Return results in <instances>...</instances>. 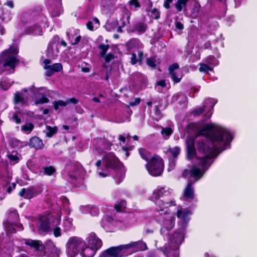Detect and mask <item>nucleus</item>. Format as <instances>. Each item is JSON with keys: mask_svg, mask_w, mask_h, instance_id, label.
I'll return each instance as SVG.
<instances>
[{"mask_svg": "<svg viewBox=\"0 0 257 257\" xmlns=\"http://www.w3.org/2000/svg\"><path fill=\"white\" fill-rule=\"evenodd\" d=\"M198 127L197 122H191L187 124L186 128L188 132L197 131L195 138L204 136L212 144H222L224 148L229 145L233 140L231 133L221 126L214 123H206L200 129Z\"/></svg>", "mask_w": 257, "mask_h": 257, "instance_id": "f257e3e1", "label": "nucleus"}, {"mask_svg": "<svg viewBox=\"0 0 257 257\" xmlns=\"http://www.w3.org/2000/svg\"><path fill=\"white\" fill-rule=\"evenodd\" d=\"M145 167L152 176H160L162 175L164 170V161L159 155L154 154L146 164Z\"/></svg>", "mask_w": 257, "mask_h": 257, "instance_id": "f03ea898", "label": "nucleus"}, {"mask_svg": "<svg viewBox=\"0 0 257 257\" xmlns=\"http://www.w3.org/2000/svg\"><path fill=\"white\" fill-rule=\"evenodd\" d=\"M214 146H218L221 148H216L212 147L208 142L205 140H198L196 143L197 149L198 152L205 156H211L212 157H217L220 153L225 150L226 146L224 149L222 144H212Z\"/></svg>", "mask_w": 257, "mask_h": 257, "instance_id": "7ed1b4c3", "label": "nucleus"}, {"mask_svg": "<svg viewBox=\"0 0 257 257\" xmlns=\"http://www.w3.org/2000/svg\"><path fill=\"white\" fill-rule=\"evenodd\" d=\"M103 160L106 169H112L116 172L117 174L119 172L120 174L119 175V179L124 177L123 165L113 153H109L104 156Z\"/></svg>", "mask_w": 257, "mask_h": 257, "instance_id": "20e7f679", "label": "nucleus"}, {"mask_svg": "<svg viewBox=\"0 0 257 257\" xmlns=\"http://www.w3.org/2000/svg\"><path fill=\"white\" fill-rule=\"evenodd\" d=\"M131 254L127 250L126 244L111 246L103 250L99 257H123Z\"/></svg>", "mask_w": 257, "mask_h": 257, "instance_id": "39448f33", "label": "nucleus"}, {"mask_svg": "<svg viewBox=\"0 0 257 257\" xmlns=\"http://www.w3.org/2000/svg\"><path fill=\"white\" fill-rule=\"evenodd\" d=\"M85 242L81 239L73 237L69 240L68 252L71 257H75L78 253H80Z\"/></svg>", "mask_w": 257, "mask_h": 257, "instance_id": "423d86ee", "label": "nucleus"}, {"mask_svg": "<svg viewBox=\"0 0 257 257\" xmlns=\"http://www.w3.org/2000/svg\"><path fill=\"white\" fill-rule=\"evenodd\" d=\"M43 63L44 64V68L46 70L45 74L47 77H51L55 72H60L63 69V66L61 63H56L51 65V60L48 59H45Z\"/></svg>", "mask_w": 257, "mask_h": 257, "instance_id": "0eeeda50", "label": "nucleus"}, {"mask_svg": "<svg viewBox=\"0 0 257 257\" xmlns=\"http://www.w3.org/2000/svg\"><path fill=\"white\" fill-rule=\"evenodd\" d=\"M25 244L31 248L39 252V256H44L45 254V246L41 240L25 239Z\"/></svg>", "mask_w": 257, "mask_h": 257, "instance_id": "6e6552de", "label": "nucleus"}, {"mask_svg": "<svg viewBox=\"0 0 257 257\" xmlns=\"http://www.w3.org/2000/svg\"><path fill=\"white\" fill-rule=\"evenodd\" d=\"M179 249L180 246L167 243L165 244L163 247L159 249L163 251L166 257H179Z\"/></svg>", "mask_w": 257, "mask_h": 257, "instance_id": "1a4fd4ad", "label": "nucleus"}, {"mask_svg": "<svg viewBox=\"0 0 257 257\" xmlns=\"http://www.w3.org/2000/svg\"><path fill=\"white\" fill-rule=\"evenodd\" d=\"M185 230H182L180 227H178L173 234L169 236L168 243L180 246L185 239Z\"/></svg>", "mask_w": 257, "mask_h": 257, "instance_id": "9d476101", "label": "nucleus"}, {"mask_svg": "<svg viewBox=\"0 0 257 257\" xmlns=\"http://www.w3.org/2000/svg\"><path fill=\"white\" fill-rule=\"evenodd\" d=\"M191 214V211L190 210H184L182 211L181 209L177 211V217L181 220L179 223V227L182 230H186V227L190 220L189 216Z\"/></svg>", "mask_w": 257, "mask_h": 257, "instance_id": "9b49d317", "label": "nucleus"}, {"mask_svg": "<svg viewBox=\"0 0 257 257\" xmlns=\"http://www.w3.org/2000/svg\"><path fill=\"white\" fill-rule=\"evenodd\" d=\"M148 29V26L145 22L139 21L135 22L130 28V31L133 33L144 34Z\"/></svg>", "mask_w": 257, "mask_h": 257, "instance_id": "f8f14e48", "label": "nucleus"}, {"mask_svg": "<svg viewBox=\"0 0 257 257\" xmlns=\"http://www.w3.org/2000/svg\"><path fill=\"white\" fill-rule=\"evenodd\" d=\"M127 250L131 251V254L133 252L139 250H144L147 249V244L142 241H138L126 244Z\"/></svg>", "mask_w": 257, "mask_h": 257, "instance_id": "ddd939ff", "label": "nucleus"}, {"mask_svg": "<svg viewBox=\"0 0 257 257\" xmlns=\"http://www.w3.org/2000/svg\"><path fill=\"white\" fill-rule=\"evenodd\" d=\"M87 245L97 251L102 246V242L94 233H91L87 240Z\"/></svg>", "mask_w": 257, "mask_h": 257, "instance_id": "4468645a", "label": "nucleus"}, {"mask_svg": "<svg viewBox=\"0 0 257 257\" xmlns=\"http://www.w3.org/2000/svg\"><path fill=\"white\" fill-rule=\"evenodd\" d=\"M187 158L188 160H192L196 155L195 147L194 138L190 137L186 141Z\"/></svg>", "mask_w": 257, "mask_h": 257, "instance_id": "2eb2a0df", "label": "nucleus"}, {"mask_svg": "<svg viewBox=\"0 0 257 257\" xmlns=\"http://www.w3.org/2000/svg\"><path fill=\"white\" fill-rule=\"evenodd\" d=\"M38 194L37 190L33 187L30 186L27 188H22L19 195L25 199H30L37 196Z\"/></svg>", "mask_w": 257, "mask_h": 257, "instance_id": "dca6fc26", "label": "nucleus"}, {"mask_svg": "<svg viewBox=\"0 0 257 257\" xmlns=\"http://www.w3.org/2000/svg\"><path fill=\"white\" fill-rule=\"evenodd\" d=\"M175 217L174 216H170L166 217L163 219L162 227L161 229V232L162 233L165 230L169 231L171 230L175 226Z\"/></svg>", "mask_w": 257, "mask_h": 257, "instance_id": "f3484780", "label": "nucleus"}, {"mask_svg": "<svg viewBox=\"0 0 257 257\" xmlns=\"http://www.w3.org/2000/svg\"><path fill=\"white\" fill-rule=\"evenodd\" d=\"M24 33L25 35L41 36L43 34V31L41 26L36 23L33 26L26 28L24 31Z\"/></svg>", "mask_w": 257, "mask_h": 257, "instance_id": "a211bd4d", "label": "nucleus"}, {"mask_svg": "<svg viewBox=\"0 0 257 257\" xmlns=\"http://www.w3.org/2000/svg\"><path fill=\"white\" fill-rule=\"evenodd\" d=\"M5 58L3 66L4 67H9L14 69L16 66L20 63V60L15 56H4Z\"/></svg>", "mask_w": 257, "mask_h": 257, "instance_id": "6ab92c4d", "label": "nucleus"}, {"mask_svg": "<svg viewBox=\"0 0 257 257\" xmlns=\"http://www.w3.org/2000/svg\"><path fill=\"white\" fill-rule=\"evenodd\" d=\"M29 146L36 150H42L45 146L42 140L38 136H33L30 138Z\"/></svg>", "mask_w": 257, "mask_h": 257, "instance_id": "aec40b11", "label": "nucleus"}, {"mask_svg": "<svg viewBox=\"0 0 257 257\" xmlns=\"http://www.w3.org/2000/svg\"><path fill=\"white\" fill-rule=\"evenodd\" d=\"M216 157H212L211 156H205L199 158L198 159L200 161L198 163V165L201 167L204 171H206L211 165L212 162L210 161L213 158Z\"/></svg>", "mask_w": 257, "mask_h": 257, "instance_id": "412c9836", "label": "nucleus"}, {"mask_svg": "<svg viewBox=\"0 0 257 257\" xmlns=\"http://www.w3.org/2000/svg\"><path fill=\"white\" fill-rule=\"evenodd\" d=\"M38 229L40 232H47L50 229V222L49 219L46 217H43L39 220Z\"/></svg>", "mask_w": 257, "mask_h": 257, "instance_id": "4be33fe9", "label": "nucleus"}, {"mask_svg": "<svg viewBox=\"0 0 257 257\" xmlns=\"http://www.w3.org/2000/svg\"><path fill=\"white\" fill-rule=\"evenodd\" d=\"M169 194L170 193L168 191L165 190L164 187L157 189L153 192L152 196H151V200L155 201V200L159 199L161 197Z\"/></svg>", "mask_w": 257, "mask_h": 257, "instance_id": "5701e85b", "label": "nucleus"}, {"mask_svg": "<svg viewBox=\"0 0 257 257\" xmlns=\"http://www.w3.org/2000/svg\"><path fill=\"white\" fill-rule=\"evenodd\" d=\"M19 52V49L18 46L17 45L14 44L10 46L8 49L4 50L2 52V54L4 56H15L17 57Z\"/></svg>", "mask_w": 257, "mask_h": 257, "instance_id": "b1692460", "label": "nucleus"}, {"mask_svg": "<svg viewBox=\"0 0 257 257\" xmlns=\"http://www.w3.org/2000/svg\"><path fill=\"white\" fill-rule=\"evenodd\" d=\"M97 250L92 248V247L86 245L82 247L80 252V255L82 257H93L96 253Z\"/></svg>", "mask_w": 257, "mask_h": 257, "instance_id": "393cba45", "label": "nucleus"}, {"mask_svg": "<svg viewBox=\"0 0 257 257\" xmlns=\"http://www.w3.org/2000/svg\"><path fill=\"white\" fill-rule=\"evenodd\" d=\"M6 221L10 223L20 224L19 214L18 211L16 210L10 211Z\"/></svg>", "mask_w": 257, "mask_h": 257, "instance_id": "a878e982", "label": "nucleus"}, {"mask_svg": "<svg viewBox=\"0 0 257 257\" xmlns=\"http://www.w3.org/2000/svg\"><path fill=\"white\" fill-rule=\"evenodd\" d=\"M100 144L101 146L97 149L99 153H103L105 150H110L112 145L107 139L104 138L100 140Z\"/></svg>", "mask_w": 257, "mask_h": 257, "instance_id": "bb28decb", "label": "nucleus"}, {"mask_svg": "<svg viewBox=\"0 0 257 257\" xmlns=\"http://www.w3.org/2000/svg\"><path fill=\"white\" fill-rule=\"evenodd\" d=\"M154 202L160 208L159 211H163L164 208L169 207L171 206L176 205L175 201L165 202L162 200L158 199L157 200H155Z\"/></svg>", "mask_w": 257, "mask_h": 257, "instance_id": "cd10ccee", "label": "nucleus"}, {"mask_svg": "<svg viewBox=\"0 0 257 257\" xmlns=\"http://www.w3.org/2000/svg\"><path fill=\"white\" fill-rule=\"evenodd\" d=\"M184 196L187 199H193L194 198V190L192 187V182H189L184 190Z\"/></svg>", "mask_w": 257, "mask_h": 257, "instance_id": "c85d7f7f", "label": "nucleus"}, {"mask_svg": "<svg viewBox=\"0 0 257 257\" xmlns=\"http://www.w3.org/2000/svg\"><path fill=\"white\" fill-rule=\"evenodd\" d=\"M5 227L7 232L9 233H15L16 232V227H20L22 230L24 229L23 226L22 224L10 223L8 221L5 222Z\"/></svg>", "mask_w": 257, "mask_h": 257, "instance_id": "c756f323", "label": "nucleus"}, {"mask_svg": "<svg viewBox=\"0 0 257 257\" xmlns=\"http://www.w3.org/2000/svg\"><path fill=\"white\" fill-rule=\"evenodd\" d=\"M126 202L125 200L121 199L116 202L114 208L117 212H123L126 208Z\"/></svg>", "mask_w": 257, "mask_h": 257, "instance_id": "7c9ffc66", "label": "nucleus"}, {"mask_svg": "<svg viewBox=\"0 0 257 257\" xmlns=\"http://www.w3.org/2000/svg\"><path fill=\"white\" fill-rule=\"evenodd\" d=\"M203 175V174L202 173L200 169L194 165L192 167L190 172L191 177L198 180L202 177Z\"/></svg>", "mask_w": 257, "mask_h": 257, "instance_id": "2f4dec72", "label": "nucleus"}, {"mask_svg": "<svg viewBox=\"0 0 257 257\" xmlns=\"http://www.w3.org/2000/svg\"><path fill=\"white\" fill-rule=\"evenodd\" d=\"M138 152L141 158L147 161V162H148L152 157L151 153L149 151L143 148H139Z\"/></svg>", "mask_w": 257, "mask_h": 257, "instance_id": "473e14b6", "label": "nucleus"}, {"mask_svg": "<svg viewBox=\"0 0 257 257\" xmlns=\"http://www.w3.org/2000/svg\"><path fill=\"white\" fill-rule=\"evenodd\" d=\"M146 12L150 13V17L154 20H157L160 18L161 12L158 8H154L152 9H146Z\"/></svg>", "mask_w": 257, "mask_h": 257, "instance_id": "72a5a7b5", "label": "nucleus"}, {"mask_svg": "<svg viewBox=\"0 0 257 257\" xmlns=\"http://www.w3.org/2000/svg\"><path fill=\"white\" fill-rule=\"evenodd\" d=\"M46 128L47 131L46 136L49 138H52L54 135H56L58 131V127L56 126H51L46 125Z\"/></svg>", "mask_w": 257, "mask_h": 257, "instance_id": "f704fd0d", "label": "nucleus"}, {"mask_svg": "<svg viewBox=\"0 0 257 257\" xmlns=\"http://www.w3.org/2000/svg\"><path fill=\"white\" fill-rule=\"evenodd\" d=\"M66 35L67 36L68 40L69 41V43L72 45H75L77 44L81 39V36L80 35H78L75 37V39L73 40L75 35H71L69 32H66Z\"/></svg>", "mask_w": 257, "mask_h": 257, "instance_id": "c9c22d12", "label": "nucleus"}, {"mask_svg": "<svg viewBox=\"0 0 257 257\" xmlns=\"http://www.w3.org/2000/svg\"><path fill=\"white\" fill-rule=\"evenodd\" d=\"M43 169V174L46 176H52L56 172V169L53 166L44 167Z\"/></svg>", "mask_w": 257, "mask_h": 257, "instance_id": "e433bc0d", "label": "nucleus"}, {"mask_svg": "<svg viewBox=\"0 0 257 257\" xmlns=\"http://www.w3.org/2000/svg\"><path fill=\"white\" fill-rule=\"evenodd\" d=\"M204 62L209 65H217L218 63V61L213 55H209L206 57L204 60Z\"/></svg>", "mask_w": 257, "mask_h": 257, "instance_id": "4c0bfd02", "label": "nucleus"}, {"mask_svg": "<svg viewBox=\"0 0 257 257\" xmlns=\"http://www.w3.org/2000/svg\"><path fill=\"white\" fill-rule=\"evenodd\" d=\"M189 1V0H177L175 4L176 9L178 12L182 11L183 8L186 7Z\"/></svg>", "mask_w": 257, "mask_h": 257, "instance_id": "58836bf2", "label": "nucleus"}, {"mask_svg": "<svg viewBox=\"0 0 257 257\" xmlns=\"http://www.w3.org/2000/svg\"><path fill=\"white\" fill-rule=\"evenodd\" d=\"M34 128V125L31 122L27 123L21 126L22 131L27 134H30Z\"/></svg>", "mask_w": 257, "mask_h": 257, "instance_id": "ea45409f", "label": "nucleus"}, {"mask_svg": "<svg viewBox=\"0 0 257 257\" xmlns=\"http://www.w3.org/2000/svg\"><path fill=\"white\" fill-rule=\"evenodd\" d=\"M200 72L204 73H207L208 71H212L213 69L212 67L209 66L207 63H201L200 64V67L199 68Z\"/></svg>", "mask_w": 257, "mask_h": 257, "instance_id": "a19ab883", "label": "nucleus"}, {"mask_svg": "<svg viewBox=\"0 0 257 257\" xmlns=\"http://www.w3.org/2000/svg\"><path fill=\"white\" fill-rule=\"evenodd\" d=\"M97 48L98 49L101 50L100 55L101 57H102L106 54L107 51L110 48V46L108 44L104 45L103 44H100L98 46Z\"/></svg>", "mask_w": 257, "mask_h": 257, "instance_id": "79ce46f5", "label": "nucleus"}, {"mask_svg": "<svg viewBox=\"0 0 257 257\" xmlns=\"http://www.w3.org/2000/svg\"><path fill=\"white\" fill-rule=\"evenodd\" d=\"M156 56L148 58L146 59V64L147 65L153 69H156L157 67V65L156 64Z\"/></svg>", "mask_w": 257, "mask_h": 257, "instance_id": "37998d69", "label": "nucleus"}, {"mask_svg": "<svg viewBox=\"0 0 257 257\" xmlns=\"http://www.w3.org/2000/svg\"><path fill=\"white\" fill-rule=\"evenodd\" d=\"M24 103V99L22 94L19 92H17L14 94V103L17 104L19 103Z\"/></svg>", "mask_w": 257, "mask_h": 257, "instance_id": "c03bdc74", "label": "nucleus"}, {"mask_svg": "<svg viewBox=\"0 0 257 257\" xmlns=\"http://www.w3.org/2000/svg\"><path fill=\"white\" fill-rule=\"evenodd\" d=\"M168 151L174 158H176L180 154V148L178 146H176L173 148H170Z\"/></svg>", "mask_w": 257, "mask_h": 257, "instance_id": "a18cd8bd", "label": "nucleus"}, {"mask_svg": "<svg viewBox=\"0 0 257 257\" xmlns=\"http://www.w3.org/2000/svg\"><path fill=\"white\" fill-rule=\"evenodd\" d=\"M206 106L203 105L192 111L191 113L195 116H199L205 110Z\"/></svg>", "mask_w": 257, "mask_h": 257, "instance_id": "49530a36", "label": "nucleus"}, {"mask_svg": "<svg viewBox=\"0 0 257 257\" xmlns=\"http://www.w3.org/2000/svg\"><path fill=\"white\" fill-rule=\"evenodd\" d=\"M8 158L11 162H14L15 163H18L20 160L17 152H13L12 154H9Z\"/></svg>", "mask_w": 257, "mask_h": 257, "instance_id": "de8ad7c7", "label": "nucleus"}, {"mask_svg": "<svg viewBox=\"0 0 257 257\" xmlns=\"http://www.w3.org/2000/svg\"><path fill=\"white\" fill-rule=\"evenodd\" d=\"M49 102V99L45 95H42L41 98H37L35 100V104L38 105L39 104H45Z\"/></svg>", "mask_w": 257, "mask_h": 257, "instance_id": "09e8293b", "label": "nucleus"}, {"mask_svg": "<svg viewBox=\"0 0 257 257\" xmlns=\"http://www.w3.org/2000/svg\"><path fill=\"white\" fill-rule=\"evenodd\" d=\"M169 74L171 76V79L175 84L180 82L182 78V75H181L180 77L177 76V73L176 72L174 73H169Z\"/></svg>", "mask_w": 257, "mask_h": 257, "instance_id": "8fccbe9b", "label": "nucleus"}, {"mask_svg": "<svg viewBox=\"0 0 257 257\" xmlns=\"http://www.w3.org/2000/svg\"><path fill=\"white\" fill-rule=\"evenodd\" d=\"M60 252V250L54 245L49 254V257H59Z\"/></svg>", "mask_w": 257, "mask_h": 257, "instance_id": "3c124183", "label": "nucleus"}, {"mask_svg": "<svg viewBox=\"0 0 257 257\" xmlns=\"http://www.w3.org/2000/svg\"><path fill=\"white\" fill-rule=\"evenodd\" d=\"M172 133L173 131L171 127H165L161 130L162 135L165 136L167 138H168Z\"/></svg>", "mask_w": 257, "mask_h": 257, "instance_id": "603ef678", "label": "nucleus"}, {"mask_svg": "<svg viewBox=\"0 0 257 257\" xmlns=\"http://www.w3.org/2000/svg\"><path fill=\"white\" fill-rule=\"evenodd\" d=\"M54 108L55 110H58L59 106H66V103L64 101L62 100H59L58 101H54L53 102Z\"/></svg>", "mask_w": 257, "mask_h": 257, "instance_id": "864d4df0", "label": "nucleus"}, {"mask_svg": "<svg viewBox=\"0 0 257 257\" xmlns=\"http://www.w3.org/2000/svg\"><path fill=\"white\" fill-rule=\"evenodd\" d=\"M102 58L104 59L106 63H109L111 60L115 58V56L114 54L109 53L108 54L106 53L104 56H103V57H102Z\"/></svg>", "mask_w": 257, "mask_h": 257, "instance_id": "5fc2aeb1", "label": "nucleus"}, {"mask_svg": "<svg viewBox=\"0 0 257 257\" xmlns=\"http://www.w3.org/2000/svg\"><path fill=\"white\" fill-rule=\"evenodd\" d=\"M200 5L199 4H195L194 5L193 10L192 11V14L194 15L195 16H197L200 11Z\"/></svg>", "mask_w": 257, "mask_h": 257, "instance_id": "6e6d98bb", "label": "nucleus"}, {"mask_svg": "<svg viewBox=\"0 0 257 257\" xmlns=\"http://www.w3.org/2000/svg\"><path fill=\"white\" fill-rule=\"evenodd\" d=\"M179 68V66L178 63H173V64H171V65H170L169 67V69H168L169 73H174L175 72V70L178 69Z\"/></svg>", "mask_w": 257, "mask_h": 257, "instance_id": "4d7b16f0", "label": "nucleus"}, {"mask_svg": "<svg viewBox=\"0 0 257 257\" xmlns=\"http://www.w3.org/2000/svg\"><path fill=\"white\" fill-rule=\"evenodd\" d=\"M12 119L17 124H20L22 122V119L20 117H19L17 112L14 113L12 115Z\"/></svg>", "mask_w": 257, "mask_h": 257, "instance_id": "13d9d810", "label": "nucleus"}, {"mask_svg": "<svg viewBox=\"0 0 257 257\" xmlns=\"http://www.w3.org/2000/svg\"><path fill=\"white\" fill-rule=\"evenodd\" d=\"M128 4L131 6H135L136 8H141V6L138 0H130L128 2Z\"/></svg>", "mask_w": 257, "mask_h": 257, "instance_id": "bf43d9fd", "label": "nucleus"}, {"mask_svg": "<svg viewBox=\"0 0 257 257\" xmlns=\"http://www.w3.org/2000/svg\"><path fill=\"white\" fill-rule=\"evenodd\" d=\"M137 62H138V60L137 58V55L135 53H132L130 63L134 65L136 64Z\"/></svg>", "mask_w": 257, "mask_h": 257, "instance_id": "052dcab7", "label": "nucleus"}, {"mask_svg": "<svg viewBox=\"0 0 257 257\" xmlns=\"http://www.w3.org/2000/svg\"><path fill=\"white\" fill-rule=\"evenodd\" d=\"M78 100L75 97H72L71 98L67 99L65 102L66 103V105L69 103H72L76 104L78 103Z\"/></svg>", "mask_w": 257, "mask_h": 257, "instance_id": "680f3d73", "label": "nucleus"}, {"mask_svg": "<svg viewBox=\"0 0 257 257\" xmlns=\"http://www.w3.org/2000/svg\"><path fill=\"white\" fill-rule=\"evenodd\" d=\"M53 234L55 237H58L61 235V229L59 227H56L53 230Z\"/></svg>", "mask_w": 257, "mask_h": 257, "instance_id": "e2e57ef3", "label": "nucleus"}, {"mask_svg": "<svg viewBox=\"0 0 257 257\" xmlns=\"http://www.w3.org/2000/svg\"><path fill=\"white\" fill-rule=\"evenodd\" d=\"M60 37L58 35H55L53 37V38L50 43V45L54 44L56 43H59L60 42Z\"/></svg>", "mask_w": 257, "mask_h": 257, "instance_id": "0e129e2a", "label": "nucleus"}, {"mask_svg": "<svg viewBox=\"0 0 257 257\" xmlns=\"http://www.w3.org/2000/svg\"><path fill=\"white\" fill-rule=\"evenodd\" d=\"M141 98L139 97L136 98L134 101L130 102V105L131 106H135L138 105L141 102Z\"/></svg>", "mask_w": 257, "mask_h": 257, "instance_id": "69168bd1", "label": "nucleus"}, {"mask_svg": "<svg viewBox=\"0 0 257 257\" xmlns=\"http://www.w3.org/2000/svg\"><path fill=\"white\" fill-rule=\"evenodd\" d=\"M175 25L176 28L179 30H182L184 28V25L181 22L177 21L175 22Z\"/></svg>", "mask_w": 257, "mask_h": 257, "instance_id": "338daca9", "label": "nucleus"}, {"mask_svg": "<svg viewBox=\"0 0 257 257\" xmlns=\"http://www.w3.org/2000/svg\"><path fill=\"white\" fill-rule=\"evenodd\" d=\"M173 0H165L163 4V7L166 9H170V4L173 2Z\"/></svg>", "mask_w": 257, "mask_h": 257, "instance_id": "774afa93", "label": "nucleus"}]
</instances>
